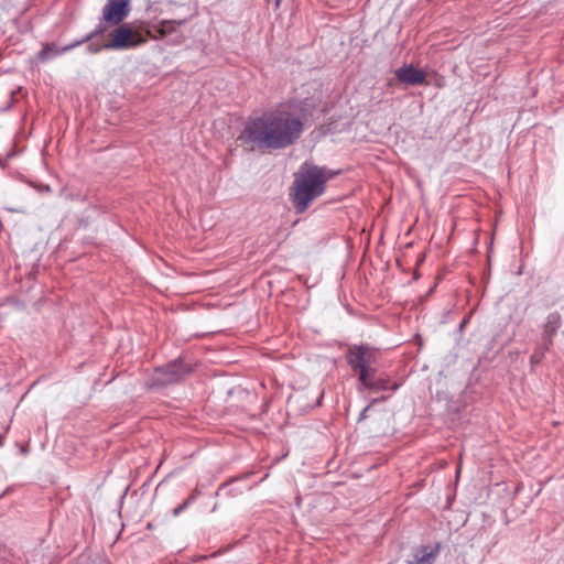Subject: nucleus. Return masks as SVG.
<instances>
[{"instance_id": "f257e3e1", "label": "nucleus", "mask_w": 564, "mask_h": 564, "mask_svg": "<svg viewBox=\"0 0 564 564\" xmlns=\"http://www.w3.org/2000/svg\"><path fill=\"white\" fill-rule=\"evenodd\" d=\"M303 132L301 119L285 109H274L250 118L240 139L251 149L280 150L293 144Z\"/></svg>"}, {"instance_id": "f03ea898", "label": "nucleus", "mask_w": 564, "mask_h": 564, "mask_svg": "<svg viewBox=\"0 0 564 564\" xmlns=\"http://www.w3.org/2000/svg\"><path fill=\"white\" fill-rule=\"evenodd\" d=\"M335 173L316 165L304 163L295 174L292 198L297 213H303L308 205L325 191V183Z\"/></svg>"}, {"instance_id": "7ed1b4c3", "label": "nucleus", "mask_w": 564, "mask_h": 564, "mask_svg": "<svg viewBox=\"0 0 564 564\" xmlns=\"http://www.w3.org/2000/svg\"><path fill=\"white\" fill-rule=\"evenodd\" d=\"M109 33V40L101 47L91 50V52H99L104 50L126 51L135 48L148 42L150 31H143L141 26H135L132 23H120L116 25Z\"/></svg>"}, {"instance_id": "20e7f679", "label": "nucleus", "mask_w": 564, "mask_h": 564, "mask_svg": "<svg viewBox=\"0 0 564 564\" xmlns=\"http://www.w3.org/2000/svg\"><path fill=\"white\" fill-rule=\"evenodd\" d=\"M349 365L359 372V380L364 386H371L370 365L375 360V351L366 346L354 347L348 352Z\"/></svg>"}, {"instance_id": "39448f33", "label": "nucleus", "mask_w": 564, "mask_h": 564, "mask_svg": "<svg viewBox=\"0 0 564 564\" xmlns=\"http://www.w3.org/2000/svg\"><path fill=\"white\" fill-rule=\"evenodd\" d=\"M131 11V0H107L102 8L101 21L109 25H119Z\"/></svg>"}, {"instance_id": "423d86ee", "label": "nucleus", "mask_w": 564, "mask_h": 564, "mask_svg": "<svg viewBox=\"0 0 564 564\" xmlns=\"http://www.w3.org/2000/svg\"><path fill=\"white\" fill-rule=\"evenodd\" d=\"M561 326V315L558 313H551L546 317V322L543 325V332L540 341L545 343L546 346L553 345V337Z\"/></svg>"}, {"instance_id": "0eeeda50", "label": "nucleus", "mask_w": 564, "mask_h": 564, "mask_svg": "<svg viewBox=\"0 0 564 564\" xmlns=\"http://www.w3.org/2000/svg\"><path fill=\"white\" fill-rule=\"evenodd\" d=\"M395 77L406 85H417L423 83V70L413 65H406L395 70Z\"/></svg>"}, {"instance_id": "6e6552de", "label": "nucleus", "mask_w": 564, "mask_h": 564, "mask_svg": "<svg viewBox=\"0 0 564 564\" xmlns=\"http://www.w3.org/2000/svg\"><path fill=\"white\" fill-rule=\"evenodd\" d=\"M80 42H77V43H74V44H70V45H67V46H64L63 48H56L54 45H45L41 52L39 53V56L40 58L42 59H48V58H52L54 56H57L64 52H67L72 48H74L75 46H77Z\"/></svg>"}, {"instance_id": "1a4fd4ad", "label": "nucleus", "mask_w": 564, "mask_h": 564, "mask_svg": "<svg viewBox=\"0 0 564 564\" xmlns=\"http://www.w3.org/2000/svg\"><path fill=\"white\" fill-rule=\"evenodd\" d=\"M185 21L184 20H180V21H175V20H163L161 21L159 28H158V32L160 34V36H164L166 34H170L172 32L175 31V26L176 25H182Z\"/></svg>"}, {"instance_id": "9d476101", "label": "nucleus", "mask_w": 564, "mask_h": 564, "mask_svg": "<svg viewBox=\"0 0 564 564\" xmlns=\"http://www.w3.org/2000/svg\"><path fill=\"white\" fill-rule=\"evenodd\" d=\"M550 347L551 346H546L545 343L539 341L530 357L531 364H540Z\"/></svg>"}, {"instance_id": "9b49d317", "label": "nucleus", "mask_w": 564, "mask_h": 564, "mask_svg": "<svg viewBox=\"0 0 564 564\" xmlns=\"http://www.w3.org/2000/svg\"><path fill=\"white\" fill-rule=\"evenodd\" d=\"M375 390H386L389 388L388 382L384 380H373V372H371V386H366Z\"/></svg>"}, {"instance_id": "f8f14e48", "label": "nucleus", "mask_w": 564, "mask_h": 564, "mask_svg": "<svg viewBox=\"0 0 564 564\" xmlns=\"http://www.w3.org/2000/svg\"><path fill=\"white\" fill-rule=\"evenodd\" d=\"M193 501V497H189L187 500H185L182 505H180L178 507H176L174 510H173V516L174 517H177L181 514V512H183L185 509H187V507L189 506V503Z\"/></svg>"}, {"instance_id": "ddd939ff", "label": "nucleus", "mask_w": 564, "mask_h": 564, "mask_svg": "<svg viewBox=\"0 0 564 564\" xmlns=\"http://www.w3.org/2000/svg\"><path fill=\"white\" fill-rule=\"evenodd\" d=\"M175 367H176L175 365H171V366H169V370L171 371L172 376H175V375H176ZM174 379H175V378H174V377H172V378L170 379V381H172V380H174Z\"/></svg>"}, {"instance_id": "4468645a", "label": "nucleus", "mask_w": 564, "mask_h": 564, "mask_svg": "<svg viewBox=\"0 0 564 564\" xmlns=\"http://www.w3.org/2000/svg\"><path fill=\"white\" fill-rule=\"evenodd\" d=\"M106 30V28L100 23L97 28V30L95 31L94 34H98V33H101Z\"/></svg>"}, {"instance_id": "2eb2a0df", "label": "nucleus", "mask_w": 564, "mask_h": 564, "mask_svg": "<svg viewBox=\"0 0 564 564\" xmlns=\"http://www.w3.org/2000/svg\"><path fill=\"white\" fill-rule=\"evenodd\" d=\"M424 76H425V85H427L429 82H427V73L426 72L424 73Z\"/></svg>"}, {"instance_id": "dca6fc26", "label": "nucleus", "mask_w": 564, "mask_h": 564, "mask_svg": "<svg viewBox=\"0 0 564 564\" xmlns=\"http://www.w3.org/2000/svg\"><path fill=\"white\" fill-rule=\"evenodd\" d=\"M0 446H2V437L0 436Z\"/></svg>"}]
</instances>
